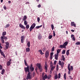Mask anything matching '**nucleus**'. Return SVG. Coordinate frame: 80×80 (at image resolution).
Here are the masks:
<instances>
[{"label":"nucleus","instance_id":"nucleus-40","mask_svg":"<svg viewBox=\"0 0 80 80\" xmlns=\"http://www.w3.org/2000/svg\"><path fill=\"white\" fill-rule=\"evenodd\" d=\"M54 50H55V47L53 46L52 49V52H54Z\"/></svg>","mask_w":80,"mask_h":80},{"label":"nucleus","instance_id":"nucleus-3","mask_svg":"<svg viewBox=\"0 0 80 80\" xmlns=\"http://www.w3.org/2000/svg\"><path fill=\"white\" fill-rule=\"evenodd\" d=\"M32 77V74H31V72H28V74L27 75L26 79L27 80H30Z\"/></svg>","mask_w":80,"mask_h":80},{"label":"nucleus","instance_id":"nucleus-45","mask_svg":"<svg viewBox=\"0 0 80 80\" xmlns=\"http://www.w3.org/2000/svg\"><path fill=\"white\" fill-rule=\"evenodd\" d=\"M44 78L45 79H47V78H48V76H47V75L45 74L44 76Z\"/></svg>","mask_w":80,"mask_h":80},{"label":"nucleus","instance_id":"nucleus-41","mask_svg":"<svg viewBox=\"0 0 80 80\" xmlns=\"http://www.w3.org/2000/svg\"><path fill=\"white\" fill-rule=\"evenodd\" d=\"M75 45H80V42H77L75 43Z\"/></svg>","mask_w":80,"mask_h":80},{"label":"nucleus","instance_id":"nucleus-42","mask_svg":"<svg viewBox=\"0 0 80 80\" xmlns=\"http://www.w3.org/2000/svg\"><path fill=\"white\" fill-rule=\"evenodd\" d=\"M45 74L44 73V72H42V78H45L44 77V75Z\"/></svg>","mask_w":80,"mask_h":80},{"label":"nucleus","instance_id":"nucleus-44","mask_svg":"<svg viewBox=\"0 0 80 80\" xmlns=\"http://www.w3.org/2000/svg\"><path fill=\"white\" fill-rule=\"evenodd\" d=\"M50 64L51 65V67H53V63H52V61L51 62Z\"/></svg>","mask_w":80,"mask_h":80},{"label":"nucleus","instance_id":"nucleus-4","mask_svg":"<svg viewBox=\"0 0 80 80\" xmlns=\"http://www.w3.org/2000/svg\"><path fill=\"white\" fill-rule=\"evenodd\" d=\"M37 66L38 67L39 70L40 72H42V67L41 66L40 64L37 63Z\"/></svg>","mask_w":80,"mask_h":80},{"label":"nucleus","instance_id":"nucleus-27","mask_svg":"<svg viewBox=\"0 0 80 80\" xmlns=\"http://www.w3.org/2000/svg\"><path fill=\"white\" fill-rule=\"evenodd\" d=\"M4 73H5V69H2L1 74H2V75H3V74H4Z\"/></svg>","mask_w":80,"mask_h":80},{"label":"nucleus","instance_id":"nucleus-30","mask_svg":"<svg viewBox=\"0 0 80 80\" xmlns=\"http://www.w3.org/2000/svg\"><path fill=\"white\" fill-rule=\"evenodd\" d=\"M9 27H10V24H7L6 25L5 27V28H7Z\"/></svg>","mask_w":80,"mask_h":80},{"label":"nucleus","instance_id":"nucleus-25","mask_svg":"<svg viewBox=\"0 0 80 80\" xmlns=\"http://www.w3.org/2000/svg\"><path fill=\"white\" fill-rule=\"evenodd\" d=\"M70 50H68L66 52V55H67L68 56L69 55V54H70V53L69 52V51Z\"/></svg>","mask_w":80,"mask_h":80},{"label":"nucleus","instance_id":"nucleus-62","mask_svg":"<svg viewBox=\"0 0 80 80\" xmlns=\"http://www.w3.org/2000/svg\"><path fill=\"white\" fill-rule=\"evenodd\" d=\"M35 72H33L32 74L33 77H34V76H35Z\"/></svg>","mask_w":80,"mask_h":80},{"label":"nucleus","instance_id":"nucleus-58","mask_svg":"<svg viewBox=\"0 0 80 80\" xmlns=\"http://www.w3.org/2000/svg\"><path fill=\"white\" fill-rule=\"evenodd\" d=\"M71 72V71H69L68 72V75H70V72Z\"/></svg>","mask_w":80,"mask_h":80},{"label":"nucleus","instance_id":"nucleus-47","mask_svg":"<svg viewBox=\"0 0 80 80\" xmlns=\"http://www.w3.org/2000/svg\"><path fill=\"white\" fill-rule=\"evenodd\" d=\"M9 46V45H6V49H8V48Z\"/></svg>","mask_w":80,"mask_h":80},{"label":"nucleus","instance_id":"nucleus-5","mask_svg":"<svg viewBox=\"0 0 80 80\" xmlns=\"http://www.w3.org/2000/svg\"><path fill=\"white\" fill-rule=\"evenodd\" d=\"M24 71H25V72L27 73V72H28V73L30 72V69H29V66H28L27 67L24 68Z\"/></svg>","mask_w":80,"mask_h":80},{"label":"nucleus","instance_id":"nucleus-36","mask_svg":"<svg viewBox=\"0 0 80 80\" xmlns=\"http://www.w3.org/2000/svg\"><path fill=\"white\" fill-rule=\"evenodd\" d=\"M24 24L25 25H27V20H24Z\"/></svg>","mask_w":80,"mask_h":80},{"label":"nucleus","instance_id":"nucleus-1","mask_svg":"<svg viewBox=\"0 0 80 80\" xmlns=\"http://www.w3.org/2000/svg\"><path fill=\"white\" fill-rule=\"evenodd\" d=\"M68 42H65L63 45H61L60 46V48H66V46L68 44Z\"/></svg>","mask_w":80,"mask_h":80},{"label":"nucleus","instance_id":"nucleus-37","mask_svg":"<svg viewBox=\"0 0 80 80\" xmlns=\"http://www.w3.org/2000/svg\"><path fill=\"white\" fill-rule=\"evenodd\" d=\"M51 75H49L48 77V80H49V79H50L51 78Z\"/></svg>","mask_w":80,"mask_h":80},{"label":"nucleus","instance_id":"nucleus-38","mask_svg":"<svg viewBox=\"0 0 80 80\" xmlns=\"http://www.w3.org/2000/svg\"><path fill=\"white\" fill-rule=\"evenodd\" d=\"M24 63H25V65H26V66H28V64H27V62H26V61L25 60V59L24 60Z\"/></svg>","mask_w":80,"mask_h":80},{"label":"nucleus","instance_id":"nucleus-13","mask_svg":"<svg viewBox=\"0 0 80 80\" xmlns=\"http://www.w3.org/2000/svg\"><path fill=\"white\" fill-rule=\"evenodd\" d=\"M58 54H56L55 55V60H58Z\"/></svg>","mask_w":80,"mask_h":80},{"label":"nucleus","instance_id":"nucleus-50","mask_svg":"<svg viewBox=\"0 0 80 80\" xmlns=\"http://www.w3.org/2000/svg\"><path fill=\"white\" fill-rule=\"evenodd\" d=\"M3 8L4 10H7V7H6V6H5V5H4V6Z\"/></svg>","mask_w":80,"mask_h":80},{"label":"nucleus","instance_id":"nucleus-26","mask_svg":"<svg viewBox=\"0 0 80 80\" xmlns=\"http://www.w3.org/2000/svg\"><path fill=\"white\" fill-rule=\"evenodd\" d=\"M6 34H7V32H6L5 31L3 32L2 35L3 36H5V35H6Z\"/></svg>","mask_w":80,"mask_h":80},{"label":"nucleus","instance_id":"nucleus-59","mask_svg":"<svg viewBox=\"0 0 80 80\" xmlns=\"http://www.w3.org/2000/svg\"><path fill=\"white\" fill-rule=\"evenodd\" d=\"M41 7V5L39 4L38 5V8H40V7Z\"/></svg>","mask_w":80,"mask_h":80},{"label":"nucleus","instance_id":"nucleus-28","mask_svg":"<svg viewBox=\"0 0 80 80\" xmlns=\"http://www.w3.org/2000/svg\"><path fill=\"white\" fill-rule=\"evenodd\" d=\"M64 80H66L67 79V77H66V73H65L64 74Z\"/></svg>","mask_w":80,"mask_h":80},{"label":"nucleus","instance_id":"nucleus-12","mask_svg":"<svg viewBox=\"0 0 80 80\" xmlns=\"http://www.w3.org/2000/svg\"><path fill=\"white\" fill-rule=\"evenodd\" d=\"M19 27L22 29H25V27L20 23L19 24Z\"/></svg>","mask_w":80,"mask_h":80},{"label":"nucleus","instance_id":"nucleus-22","mask_svg":"<svg viewBox=\"0 0 80 80\" xmlns=\"http://www.w3.org/2000/svg\"><path fill=\"white\" fill-rule=\"evenodd\" d=\"M60 51H61V50L60 49H58L57 50V53L56 54H58L59 55V53L60 52Z\"/></svg>","mask_w":80,"mask_h":80},{"label":"nucleus","instance_id":"nucleus-16","mask_svg":"<svg viewBox=\"0 0 80 80\" xmlns=\"http://www.w3.org/2000/svg\"><path fill=\"white\" fill-rule=\"evenodd\" d=\"M27 17L26 15H25L22 19V20L25 21V20H27Z\"/></svg>","mask_w":80,"mask_h":80},{"label":"nucleus","instance_id":"nucleus-33","mask_svg":"<svg viewBox=\"0 0 80 80\" xmlns=\"http://www.w3.org/2000/svg\"><path fill=\"white\" fill-rule=\"evenodd\" d=\"M42 27V25H41L40 26H37L36 28H37L38 29V28H41V27Z\"/></svg>","mask_w":80,"mask_h":80},{"label":"nucleus","instance_id":"nucleus-8","mask_svg":"<svg viewBox=\"0 0 80 80\" xmlns=\"http://www.w3.org/2000/svg\"><path fill=\"white\" fill-rule=\"evenodd\" d=\"M21 42L22 43H23V40H24V38H25V36H21Z\"/></svg>","mask_w":80,"mask_h":80},{"label":"nucleus","instance_id":"nucleus-9","mask_svg":"<svg viewBox=\"0 0 80 80\" xmlns=\"http://www.w3.org/2000/svg\"><path fill=\"white\" fill-rule=\"evenodd\" d=\"M45 68L46 70V72H48V66L47 63H45Z\"/></svg>","mask_w":80,"mask_h":80},{"label":"nucleus","instance_id":"nucleus-52","mask_svg":"<svg viewBox=\"0 0 80 80\" xmlns=\"http://www.w3.org/2000/svg\"><path fill=\"white\" fill-rule=\"evenodd\" d=\"M61 64H62V62H61V61H59L58 62L59 65H61Z\"/></svg>","mask_w":80,"mask_h":80},{"label":"nucleus","instance_id":"nucleus-46","mask_svg":"<svg viewBox=\"0 0 80 80\" xmlns=\"http://www.w3.org/2000/svg\"><path fill=\"white\" fill-rule=\"evenodd\" d=\"M65 50H63L62 52V54H65Z\"/></svg>","mask_w":80,"mask_h":80},{"label":"nucleus","instance_id":"nucleus-6","mask_svg":"<svg viewBox=\"0 0 80 80\" xmlns=\"http://www.w3.org/2000/svg\"><path fill=\"white\" fill-rule=\"evenodd\" d=\"M30 70L31 72H33V71H34V68L33 67V64H31L30 65Z\"/></svg>","mask_w":80,"mask_h":80},{"label":"nucleus","instance_id":"nucleus-17","mask_svg":"<svg viewBox=\"0 0 80 80\" xmlns=\"http://www.w3.org/2000/svg\"><path fill=\"white\" fill-rule=\"evenodd\" d=\"M38 38L39 40H41V39H42V37L40 35V34H39L38 36Z\"/></svg>","mask_w":80,"mask_h":80},{"label":"nucleus","instance_id":"nucleus-32","mask_svg":"<svg viewBox=\"0 0 80 80\" xmlns=\"http://www.w3.org/2000/svg\"><path fill=\"white\" fill-rule=\"evenodd\" d=\"M62 60L63 61H65V57H64V56L63 55H62Z\"/></svg>","mask_w":80,"mask_h":80},{"label":"nucleus","instance_id":"nucleus-14","mask_svg":"<svg viewBox=\"0 0 80 80\" xmlns=\"http://www.w3.org/2000/svg\"><path fill=\"white\" fill-rule=\"evenodd\" d=\"M1 42L2 43H5V41L3 39V36H1Z\"/></svg>","mask_w":80,"mask_h":80},{"label":"nucleus","instance_id":"nucleus-31","mask_svg":"<svg viewBox=\"0 0 80 80\" xmlns=\"http://www.w3.org/2000/svg\"><path fill=\"white\" fill-rule=\"evenodd\" d=\"M52 37H53L52 35H50L48 38L49 39H52Z\"/></svg>","mask_w":80,"mask_h":80},{"label":"nucleus","instance_id":"nucleus-10","mask_svg":"<svg viewBox=\"0 0 80 80\" xmlns=\"http://www.w3.org/2000/svg\"><path fill=\"white\" fill-rule=\"evenodd\" d=\"M55 66H53L51 68V69L50 71V74H51L52 73V72H53V70L54 69H55Z\"/></svg>","mask_w":80,"mask_h":80},{"label":"nucleus","instance_id":"nucleus-63","mask_svg":"<svg viewBox=\"0 0 80 80\" xmlns=\"http://www.w3.org/2000/svg\"><path fill=\"white\" fill-rule=\"evenodd\" d=\"M35 70H36V71L37 72V70H38V68H36Z\"/></svg>","mask_w":80,"mask_h":80},{"label":"nucleus","instance_id":"nucleus-60","mask_svg":"<svg viewBox=\"0 0 80 80\" xmlns=\"http://www.w3.org/2000/svg\"><path fill=\"white\" fill-rule=\"evenodd\" d=\"M52 58H53V56H50V59H51V60H52Z\"/></svg>","mask_w":80,"mask_h":80},{"label":"nucleus","instance_id":"nucleus-64","mask_svg":"<svg viewBox=\"0 0 80 80\" xmlns=\"http://www.w3.org/2000/svg\"><path fill=\"white\" fill-rule=\"evenodd\" d=\"M42 80H45V78H42Z\"/></svg>","mask_w":80,"mask_h":80},{"label":"nucleus","instance_id":"nucleus-49","mask_svg":"<svg viewBox=\"0 0 80 80\" xmlns=\"http://www.w3.org/2000/svg\"><path fill=\"white\" fill-rule=\"evenodd\" d=\"M56 70H57V71H58V65H57V66Z\"/></svg>","mask_w":80,"mask_h":80},{"label":"nucleus","instance_id":"nucleus-21","mask_svg":"<svg viewBox=\"0 0 80 80\" xmlns=\"http://www.w3.org/2000/svg\"><path fill=\"white\" fill-rule=\"evenodd\" d=\"M30 49L29 48H26V52H30Z\"/></svg>","mask_w":80,"mask_h":80},{"label":"nucleus","instance_id":"nucleus-54","mask_svg":"<svg viewBox=\"0 0 80 80\" xmlns=\"http://www.w3.org/2000/svg\"><path fill=\"white\" fill-rule=\"evenodd\" d=\"M40 54H41V55H43V54H44V53L43 52H42V51H41V52H40Z\"/></svg>","mask_w":80,"mask_h":80},{"label":"nucleus","instance_id":"nucleus-23","mask_svg":"<svg viewBox=\"0 0 80 80\" xmlns=\"http://www.w3.org/2000/svg\"><path fill=\"white\" fill-rule=\"evenodd\" d=\"M60 65H61L62 68H63V67L64 66V62H62Z\"/></svg>","mask_w":80,"mask_h":80},{"label":"nucleus","instance_id":"nucleus-15","mask_svg":"<svg viewBox=\"0 0 80 80\" xmlns=\"http://www.w3.org/2000/svg\"><path fill=\"white\" fill-rule=\"evenodd\" d=\"M71 37L72 40L74 41H75V38L74 37V35L73 34H72L71 35Z\"/></svg>","mask_w":80,"mask_h":80},{"label":"nucleus","instance_id":"nucleus-29","mask_svg":"<svg viewBox=\"0 0 80 80\" xmlns=\"http://www.w3.org/2000/svg\"><path fill=\"white\" fill-rule=\"evenodd\" d=\"M33 28H32V27H30V28H29V30H30V32H32V30H33Z\"/></svg>","mask_w":80,"mask_h":80},{"label":"nucleus","instance_id":"nucleus-39","mask_svg":"<svg viewBox=\"0 0 80 80\" xmlns=\"http://www.w3.org/2000/svg\"><path fill=\"white\" fill-rule=\"evenodd\" d=\"M2 37H3V39H4V40H6L5 41H7V37H5V36H3Z\"/></svg>","mask_w":80,"mask_h":80},{"label":"nucleus","instance_id":"nucleus-43","mask_svg":"<svg viewBox=\"0 0 80 80\" xmlns=\"http://www.w3.org/2000/svg\"><path fill=\"white\" fill-rule=\"evenodd\" d=\"M51 27H52V30H53V29H54V26H53V25L52 24Z\"/></svg>","mask_w":80,"mask_h":80},{"label":"nucleus","instance_id":"nucleus-7","mask_svg":"<svg viewBox=\"0 0 80 80\" xmlns=\"http://www.w3.org/2000/svg\"><path fill=\"white\" fill-rule=\"evenodd\" d=\"M49 57V52L48 51H47L45 53V57L47 58Z\"/></svg>","mask_w":80,"mask_h":80},{"label":"nucleus","instance_id":"nucleus-61","mask_svg":"<svg viewBox=\"0 0 80 80\" xmlns=\"http://www.w3.org/2000/svg\"><path fill=\"white\" fill-rule=\"evenodd\" d=\"M42 51H43V52H45V48H44L42 49Z\"/></svg>","mask_w":80,"mask_h":80},{"label":"nucleus","instance_id":"nucleus-55","mask_svg":"<svg viewBox=\"0 0 80 80\" xmlns=\"http://www.w3.org/2000/svg\"><path fill=\"white\" fill-rule=\"evenodd\" d=\"M53 35L54 37H55V31H53Z\"/></svg>","mask_w":80,"mask_h":80},{"label":"nucleus","instance_id":"nucleus-34","mask_svg":"<svg viewBox=\"0 0 80 80\" xmlns=\"http://www.w3.org/2000/svg\"><path fill=\"white\" fill-rule=\"evenodd\" d=\"M30 27V26H29V25L27 24L26 26V28L27 29H28L29 28V27Z\"/></svg>","mask_w":80,"mask_h":80},{"label":"nucleus","instance_id":"nucleus-57","mask_svg":"<svg viewBox=\"0 0 80 80\" xmlns=\"http://www.w3.org/2000/svg\"><path fill=\"white\" fill-rule=\"evenodd\" d=\"M53 52H51L50 54V56H53Z\"/></svg>","mask_w":80,"mask_h":80},{"label":"nucleus","instance_id":"nucleus-24","mask_svg":"<svg viewBox=\"0 0 80 80\" xmlns=\"http://www.w3.org/2000/svg\"><path fill=\"white\" fill-rule=\"evenodd\" d=\"M27 45L28 47H30V41H29L28 43H27Z\"/></svg>","mask_w":80,"mask_h":80},{"label":"nucleus","instance_id":"nucleus-11","mask_svg":"<svg viewBox=\"0 0 80 80\" xmlns=\"http://www.w3.org/2000/svg\"><path fill=\"white\" fill-rule=\"evenodd\" d=\"M11 62H12V59H10L9 61L7 63V66H10V64H11Z\"/></svg>","mask_w":80,"mask_h":80},{"label":"nucleus","instance_id":"nucleus-35","mask_svg":"<svg viewBox=\"0 0 80 80\" xmlns=\"http://www.w3.org/2000/svg\"><path fill=\"white\" fill-rule=\"evenodd\" d=\"M71 26H74V25L75 24V22H71Z\"/></svg>","mask_w":80,"mask_h":80},{"label":"nucleus","instance_id":"nucleus-53","mask_svg":"<svg viewBox=\"0 0 80 80\" xmlns=\"http://www.w3.org/2000/svg\"><path fill=\"white\" fill-rule=\"evenodd\" d=\"M2 66L0 65V70H2Z\"/></svg>","mask_w":80,"mask_h":80},{"label":"nucleus","instance_id":"nucleus-20","mask_svg":"<svg viewBox=\"0 0 80 80\" xmlns=\"http://www.w3.org/2000/svg\"><path fill=\"white\" fill-rule=\"evenodd\" d=\"M70 64H69L68 66V68L69 71H71V69H70Z\"/></svg>","mask_w":80,"mask_h":80},{"label":"nucleus","instance_id":"nucleus-2","mask_svg":"<svg viewBox=\"0 0 80 80\" xmlns=\"http://www.w3.org/2000/svg\"><path fill=\"white\" fill-rule=\"evenodd\" d=\"M58 75L57 73H56L55 74V76H54V78L55 80H57V78H58L59 79V78H60L61 77V74L60 73H59L58 74Z\"/></svg>","mask_w":80,"mask_h":80},{"label":"nucleus","instance_id":"nucleus-18","mask_svg":"<svg viewBox=\"0 0 80 80\" xmlns=\"http://www.w3.org/2000/svg\"><path fill=\"white\" fill-rule=\"evenodd\" d=\"M1 54L2 56H3L4 58H5V54H4V53L3 52L1 53Z\"/></svg>","mask_w":80,"mask_h":80},{"label":"nucleus","instance_id":"nucleus-56","mask_svg":"<svg viewBox=\"0 0 80 80\" xmlns=\"http://www.w3.org/2000/svg\"><path fill=\"white\" fill-rule=\"evenodd\" d=\"M71 69L72 71V70H73V67L72 66H71Z\"/></svg>","mask_w":80,"mask_h":80},{"label":"nucleus","instance_id":"nucleus-19","mask_svg":"<svg viewBox=\"0 0 80 80\" xmlns=\"http://www.w3.org/2000/svg\"><path fill=\"white\" fill-rule=\"evenodd\" d=\"M36 25V24H35V23H33L31 27H32V28H34Z\"/></svg>","mask_w":80,"mask_h":80},{"label":"nucleus","instance_id":"nucleus-51","mask_svg":"<svg viewBox=\"0 0 80 80\" xmlns=\"http://www.w3.org/2000/svg\"><path fill=\"white\" fill-rule=\"evenodd\" d=\"M56 63H57V61L55 60L54 61L53 64L54 65H56Z\"/></svg>","mask_w":80,"mask_h":80},{"label":"nucleus","instance_id":"nucleus-48","mask_svg":"<svg viewBox=\"0 0 80 80\" xmlns=\"http://www.w3.org/2000/svg\"><path fill=\"white\" fill-rule=\"evenodd\" d=\"M40 18H39V17H38L37 18V20L38 21V22H40Z\"/></svg>","mask_w":80,"mask_h":80}]
</instances>
